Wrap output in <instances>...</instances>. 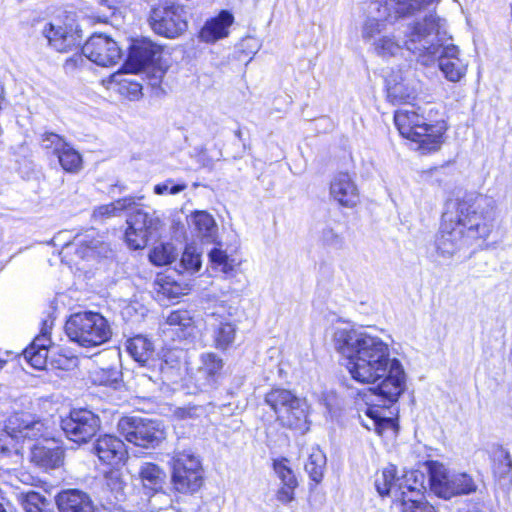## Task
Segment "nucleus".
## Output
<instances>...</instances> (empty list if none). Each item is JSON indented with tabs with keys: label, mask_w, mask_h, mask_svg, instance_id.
I'll return each mask as SVG.
<instances>
[{
	"label": "nucleus",
	"mask_w": 512,
	"mask_h": 512,
	"mask_svg": "<svg viewBox=\"0 0 512 512\" xmlns=\"http://www.w3.org/2000/svg\"><path fill=\"white\" fill-rule=\"evenodd\" d=\"M335 350L347 361L351 377L360 383L378 385L374 394L384 403H395L406 388L402 363L391 357L390 345L361 328H337L333 333Z\"/></svg>",
	"instance_id": "f257e3e1"
},
{
	"label": "nucleus",
	"mask_w": 512,
	"mask_h": 512,
	"mask_svg": "<svg viewBox=\"0 0 512 512\" xmlns=\"http://www.w3.org/2000/svg\"><path fill=\"white\" fill-rule=\"evenodd\" d=\"M495 201L486 195L468 194L458 199L454 213H446L435 239L439 257L450 259L461 250L485 242L494 229Z\"/></svg>",
	"instance_id": "f03ea898"
},
{
	"label": "nucleus",
	"mask_w": 512,
	"mask_h": 512,
	"mask_svg": "<svg viewBox=\"0 0 512 512\" xmlns=\"http://www.w3.org/2000/svg\"><path fill=\"white\" fill-rule=\"evenodd\" d=\"M414 105L398 109L394 114L395 125L402 137L415 143V149L423 153L436 151L442 144L443 135L447 129L444 121L434 120L432 109L425 116Z\"/></svg>",
	"instance_id": "7ed1b4c3"
},
{
	"label": "nucleus",
	"mask_w": 512,
	"mask_h": 512,
	"mask_svg": "<svg viewBox=\"0 0 512 512\" xmlns=\"http://www.w3.org/2000/svg\"><path fill=\"white\" fill-rule=\"evenodd\" d=\"M446 21L436 14H428L423 19L406 24L400 34L406 50L427 65L436 59L441 48V35H445Z\"/></svg>",
	"instance_id": "20e7f679"
},
{
	"label": "nucleus",
	"mask_w": 512,
	"mask_h": 512,
	"mask_svg": "<svg viewBox=\"0 0 512 512\" xmlns=\"http://www.w3.org/2000/svg\"><path fill=\"white\" fill-rule=\"evenodd\" d=\"M70 341L91 348L107 342L111 337L108 321L99 313L85 311L72 314L65 324Z\"/></svg>",
	"instance_id": "39448f33"
},
{
	"label": "nucleus",
	"mask_w": 512,
	"mask_h": 512,
	"mask_svg": "<svg viewBox=\"0 0 512 512\" xmlns=\"http://www.w3.org/2000/svg\"><path fill=\"white\" fill-rule=\"evenodd\" d=\"M265 402L271 407L277 416V420L283 426L301 431L308 429L307 403L290 390L272 389L266 394Z\"/></svg>",
	"instance_id": "423d86ee"
},
{
	"label": "nucleus",
	"mask_w": 512,
	"mask_h": 512,
	"mask_svg": "<svg viewBox=\"0 0 512 512\" xmlns=\"http://www.w3.org/2000/svg\"><path fill=\"white\" fill-rule=\"evenodd\" d=\"M237 308L221 301L209 308L206 323L211 334L213 347L220 351L230 349L236 339L237 324L233 317Z\"/></svg>",
	"instance_id": "0eeeda50"
},
{
	"label": "nucleus",
	"mask_w": 512,
	"mask_h": 512,
	"mask_svg": "<svg viewBox=\"0 0 512 512\" xmlns=\"http://www.w3.org/2000/svg\"><path fill=\"white\" fill-rule=\"evenodd\" d=\"M171 466L172 484L178 492H195L202 486V464L200 458L191 450L175 451Z\"/></svg>",
	"instance_id": "6e6552de"
},
{
	"label": "nucleus",
	"mask_w": 512,
	"mask_h": 512,
	"mask_svg": "<svg viewBox=\"0 0 512 512\" xmlns=\"http://www.w3.org/2000/svg\"><path fill=\"white\" fill-rule=\"evenodd\" d=\"M413 4L396 0H372L369 4V17L364 23L362 37L371 40L385 29V23H393L405 14Z\"/></svg>",
	"instance_id": "1a4fd4ad"
},
{
	"label": "nucleus",
	"mask_w": 512,
	"mask_h": 512,
	"mask_svg": "<svg viewBox=\"0 0 512 512\" xmlns=\"http://www.w3.org/2000/svg\"><path fill=\"white\" fill-rule=\"evenodd\" d=\"M430 483L434 493L444 499L470 494L477 489V485L468 474H450L442 464L438 463H433L430 466Z\"/></svg>",
	"instance_id": "9d476101"
},
{
	"label": "nucleus",
	"mask_w": 512,
	"mask_h": 512,
	"mask_svg": "<svg viewBox=\"0 0 512 512\" xmlns=\"http://www.w3.org/2000/svg\"><path fill=\"white\" fill-rule=\"evenodd\" d=\"M119 429L126 440L136 446L155 448L165 438V432L156 421L142 418H123L119 421Z\"/></svg>",
	"instance_id": "9b49d317"
},
{
	"label": "nucleus",
	"mask_w": 512,
	"mask_h": 512,
	"mask_svg": "<svg viewBox=\"0 0 512 512\" xmlns=\"http://www.w3.org/2000/svg\"><path fill=\"white\" fill-rule=\"evenodd\" d=\"M127 224L126 242L130 248L138 250L146 247L152 233L161 226V220L155 211L137 208L129 214Z\"/></svg>",
	"instance_id": "f8f14e48"
},
{
	"label": "nucleus",
	"mask_w": 512,
	"mask_h": 512,
	"mask_svg": "<svg viewBox=\"0 0 512 512\" xmlns=\"http://www.w3.org/2000/svg\"><path fill=\"white\" fill-rule=\"evenodd\" d=\"M100 428V419L92 411L84 408L73 409L69 416L62 420V429L73 442L86 443Z\"/></svg>",
	"instance_id": "ddd939ff"
},
{
	"label": "nucleus",
	"mask_w": 512,
	"mask_h": 512,
	"mask_svg": "<svg viewBox=\"0 0 512 512\" xmlns=\"http://www.w3.org/2000/svg\"><path fill=\"white\" fill-rule=\"evenodd\" d=\"M83 55L99 66H113L122 57L117 43L103 34L92 35L82 47Z\"/></svg>",
	"instance_id": "4468645a"
},
{
	"label": "nucleus",
	"mask_w": 512,
	"mask_h": 512,
	"mask_svg": "<svg viewBox=\"0 0 512 512\" xmlns=\"http://www.w3.org/2000/svg\"><path fill=\"white\" fill-rule=\"evenodd\" d=\"M152 29L167 38H176L187 29V22L180 7L156 8L150 15Z\"/></svg>",
	"instance_id": "2eb2a0df"
},
{
	"label": "nucleus",
	"mask_w": 512,
	"mask_h": 512,
	"mask_svg": "<svg viewBox=\"0 0 512 512\" xmlns=\"http://www.w3.org/2000/svg\"><path fill=\"white\" fill-rule=\"evenodd\" d=\"M5 433L13 440L36 439L44 435L45 427L29 413L11 415L5 423Z\"/></svg>",
	"instance_id": "dca6fc26"
},
{
	"label": "nucleus",
	"mask_w": 512,
	"mask_h": 512,
	"mask_svg": "<svg viewBox=\"0 0 512 512\" xmlns=\"http://www.w3.org/2000/svg\"><path fill=\"white\" fill-rule=\"evenodd\" d=\"M53 241H64V248H75L76 254L81 259H86L93 256L101 244L99 234L94 228H88L81 232L76 233L73 237L69 231L59 232Z\"/></svg>",
	"instance_id": "f3484780"
},
{
	"label": "nucleus",
	"mask_w": 512,
	"mask_h": 512,
	"mask_svg": "<svg viewBox=\"0 0 512 512\" xmlns=\"http://www.w3.org/2000/svg\"><path fill=\"white\" fill-rule=\"evenodd\" d=\"M224 367L223 359L214 352H204L200 355L199 366L193 376L195 385L200 391L216 387Z\"/></svg>",
	"instance_id": "a211bd4d"
},
{
	"label": "nucleus",
	"mask_w": 512,
	"mask_h": 512,
	"mask_svg": "<svg viewBox=\"0 0 512 512\" xmlns=\"http://www.w3.org/2000/svg\"><path fill=\"white\" fill-rule=\"evenodd\" d=\"M438 65L445 78L451 82L460 81L467 72L468 62L461 57L458 47L441 44L438 55Z\"/></svg>",
	"instance_id": "6ab92c4d"
},
{
	"label": "nucleus",
	"mask_w": 512,
	"mask_h": 512,
	"mask_svg": "<svg viewBox=\"0 0 512 512\" xmlns=\"http://www.w3.org/2000/svg\"><path fill=\"white\" fill-rule=\"evenodd\" d=\"M64 457V449L50 440L35 444L30 453L31 463L44 471L60 468L64 463Z\"/></svg>",
	"instance_id": "aec40b11"
},
{
	"label": "nucleus",
	"mask_w": 512,
	"mask_h": 512,
	"mask_svg": "<svg viewBox=\"0 0 512 512\" xmlns=\"http://www.w3.org/2000/svg\"><path fill=\"white\" fill-rule=\"evenodd\" d=\"M272 467L275 475L281 482V486L276 491V499L280 503L287 505L295 499V490L298 486L296 475L287 458L274 459Z\"/></svg>",
	"instance_id": "412c9836"
},
{
	"label": "nucleus",
	"mask_w": 512,
	"mask_h": 512,
	"mask_svg": "<svg viewBox=\"0 0 512 512\" xmlns=\"http://www.w3.org/2000/svg\"><path fill=\"white\" fill-rule=\"evenodd\" d=\"M330 196L341 206L355 207L359 201V191L352 177L345 172L336 174L330 183Z\"/></svg>",
	"instance_id": "4be33fe9"
},
{
	"label": "nucleus",
	"mask_w": 512,
	"mask_h": 512,
	"mask_svg": "<svg viewBox=\"0 0 512 512\" xmlns=\"http://www.w3.org/2000/svg\"><path fill=\"white\" fill-rule=\"evenodd\" d=\"M366 419L362 418V425L368 430L375 431L380 436L395 437L398 424L392 417L386 416V411L377 406H367L364 410Z\"/></svg>",
	"instance_id": "5701e85b"
},
{
	"label": "nucleus",
	"mask_w": 512,
	"mask_h": 512,
	"mask_svg": "<svg viewBox=\"0 0 512 512\" xmlns=\"http://www.w3.org/2000/svg\"><path fill=\"white\" fill-rule=\"evenodd\" d=\"M94 450L103 463L112 466L121 464L127 455L124 442L112 435H104L98 438Z\"/></svg>",
	"instance_id": "b1692460"
},
{
	"label": "nucleus",
	"mask_w": 512,
	"mask_h": 512,
	"mask_svg": "<svg viewBox=\"0 0 512 512\" xmlns=\"http://www.w3.org/2000/svg\"><path fill=\"white\" fill-rule=\"evenodd\" d=\"M160 54V47L150 41L133 45L125 64L127 72L137 73L155 61Z\"/></svg>",
	"instance_id": "393cba45"
},
{
	"label": "nucleus",
	"mask_w": 512,
	"mask_h": 512,
	"mask_svg": "<svg viewBox=\"0 0 512 512\" xmlns=\"http://www.w3.org/2000/svg\"><path fill=\"white\" fill-rule=\"evenodd\" d=\"M60 512H93L94 506L89 495L77 489L60 492L56 497Z\"/></svg>",
	"instance_id": "a878e982"
},
{
	"label": "nucleus",
	"mask_w": 512,
	"mask_h": 512,
	"mask_svg": "<svg viewBox=\"0 0 512 512\" xmlns=\"http://www.w3.org/2000/svg\"><path fill=\"white\" fill-rule=\"evenodd\" d=\"M234 22V16L227 10H222L218 16L208 20L200 31L201 40L214 43L228 36L229 27Z\"/></svg>",
	"instance_id": "bb28decb"
},
{
	"label": "nucleus",
	"mask_w": 512,
	"mask_h": 512,
	"mask_svg": "<svg viewBox=\"0 0 512 512\" xmlns=\"http://www.w3.org/2000/svg\"><path fill=\"white\" fill-rule=\"evenodd\" d=\"M43 35L48 39L49 44L59 52H66L78 45V37L72 30L61 25L48 23L43 29Z\"/></svg>",
	"instance_id": "cd10ccee"
},
{
	"label": "nucleus",
	"mask_w": 512,
	"mask_h": 512,
	"mask_svg": "<svg viewBox=\"0 0 512 512\" xmlns=\"http://www.w3.org/2000/svg\"><path fill=\"white\" fill-rule=\"evenodd\" d=\"M50 344L51 340L48 336L47 329H43L32 344L24 350V358L33 368L38 370L45 369Z\"/></svg>",
	"instance_id": "c85d7f7f"
},
{
	"label": "nucleus",
	"mask_w": 512,
	"mask_h": 512,
	"mask_svg": "<svg viewBox=\"0 0 512 512\" xmlns=\"http://www.w3.org/2000/svg\"><path fill=\"white\" fill-rule=\"evenodd\" d=\"M375 487L381 495H390L395 500L398 499L399 490L403 488V481L396 477V467L389 465L375 476Z\"/></svg>",
	"instance_id": "c756f323"
},
{
	"label": "nucleus",
	"mask_w": 512,
	"mask_h": 512,
	"mask_svg": "<svg viewBox=\"0 0 512 512\" xmlns=\"http://www.w3.org/2000/svg\"><path fill=\"white\" fill-rule=\"evenodd\" d=\"M190 224L197 237L208 243L214 242L217 236V225L214 218L206 211H196L190 216Z\"/></svg>",
	"instance_id": "7c9ffc66"
},
{
	"label": "nucleus",
	"mask_w": 512,
	"mask_h": 512,
	"mask_svg": "<svg viewBox=\"0 0 512 512\" xmlns=\"http://www.w3.org/2000/svg\"><path fill=\"white\" fill-rule=\"evenodd\" d=\"M400 495L402 512H435L434 507L425 500L423 492L417 485L409 486L408 492H402Z\"/></svg>",
	"instance_id": "2f4dec72"
},
{
	"label": "nucleus",
	"mask_w": 512,
	"mask_h": 512,
	"mask_svg": "<svg viewBox=\"0 0 512 512\" xmlns=\"http://www.w3.org/2000/svg\"><path fill=\"white\" fill-rule=\"evenodd\" d=\"M126 348L132 358L144 366L154 357L153 343L142 335H137L127 341Z\"/></svg>",
	"instance_id": "473e14b6"
},
{
	"label": "nucleus",
	"mask_w": 512,
	"mask_h": 512,
	"mask_svg": "<svg viewBox=\"0 0 512 512\" xmlns=\"http://www.w3.org/2000/svg\"><path fill=\"white\" fill-rule=\"evenodd\" d=\"M139 477L144 488L158 492L165 483L166 473L158 465L145 462L140 466Z\"/></svg>",
	"instance_id": "72a5a7b5"
},
{
	"label": "nucleus",
	"mask_w": 512,
	"mask_h": 512,
	"mask_svg": "<svg viewBox=\"0 0 512 512\" xmlns=\"http://www.w3.org/2000/svg\"><path fill=\"white\" fill-rule=\"evenodd\" d=\"M373 45L375 52L384 58L397 56L405 49L400 32L398 35H383Z\"/></svg>",
	"instance_id": "f704fd0d"
},
{
	"label": "nucleus",
	"mask_w": 512,
	"mask_h": 512,
	"mask_svg": "<svg viewBox=\"0 0 512 512\" xmlns=\"http://www.w3.org/2000/svg\"><path fill=\"white\" fill-rule=\"evenodd\" d=\"M326 466V456L319 447H312L305 462V471L316 484L322 481Z\"/></svg>",
	"instance_id": "c9c22d12"
},
{
	"label": "nucleus",
	"mask_w": 512,
	"mask_h": 512,
	"mask_svg": "<svg viewBox=\"0 0 512 512\" xmlns=\"http://www.w3.org/2000/svg\"><path fill=\"white\" fill-rule=\"evenodd\" d=\"M209 259L213 269L227 276H234L237 268L241 264L240 261L228 256L227 253L220 248H213L209 252Z\"/></svg>",
	"instance_id": "e433bc0d"
},
{
	"label": "nucleus",
	"mask_w": 512,
	"mask_h": 512,
	"mask_svg": "<svg viewBox=\"0 0 512 512\" xmlns=\"http://www.w3.org/2000/svg\"><path fill=\"white\" fill-rule=\"evenodd\" d=\"M135 205V200L132 197H125L118 199L109 204H104L96 207L93 210L92 217L96 220H104L110 217L119 215L121 212L131 209Z\"/></svg>",
	"instance_id": "4c0bfd02"
},
{
	"label": "nucleus",
	"mask_w": 512,
	"mask_h": 512,
	"mask_svg": "<svg viewBox=\"0 0 512 512\" xmlns=\"http://www.w3.org/2000/svg\"><path fill=\"white\" fill-rule=\"evenodd\" d=\"M156 285L158 286L157 292L169 299H175L181 295L188 294L192 287L191 283L173 281L169 276L158 278Z\"/></svg>",
	"instance_id": "58836bf2"
},
{
	"label": "nucleus",
	"mask_w": 512,
	"mask_h": 512,
	"mask_svg": "<svg viewBox=\"0 0 512 512\" xmlns=\"http://www.w3.org/2000/svg\"><path fill=\"white\" fill-rule=\"evenodd\" d=\"M416 95V90L404 80L401 82L388 81L387 97L393 104L409 103Z\"/></svg>",
	"instance_id": "ea45409f"
},
{
	"label": "nucleus",
	"mask_w": 512,
	"mask_h": 512,
	"mask_svg": "<svg viewBox=\"0 0 512 512\" xmlns=\"http://www.w3.org/2000/svg\"><path fill=\"white\" fill-rule=\"evenodd\" d=\"M56 155L66 172L77 173L82 168V157L70 144L66 143Z\"/></svg>",
	"instance_id": "a19ab883"
},
{
	"label": "nucleus",
	"mask_w": 512,
	"mask_h": 512,
	"mask_svg": "<svg viewBox=\"0 0 512 512\" xmlns=\"http://www.w3.org/2000/svg\"><path fill=\"white\" fill-rule=\"evenodd\" d=\"M23 461V454L18 447L9 448L0 444V469L11 473L17 471Z\"/></svg>",
	"instance_id": "79ce46f5"
},
{
	"label": "nucleus",
	"mask_w": 512,
	"mask_h": 512,
	"mask_svg": "<svg viewBox=\"0 0 512 512\" xmlns=\"http://www.w3.org/2000/svg\"><path fill=\"white\" fill-rule=\"evenodd\" d=\"M177 256L176 249L171 243H161L153 248L149 254L150 261L157 266L172 263Z\"/></svg>",
	"instance_id": "37998d69"
},
{
	"label": "nucleus",
	"mask_w": 512,
	"mask_h": 512,
	"mask_svg": "<svg viewBox=\"0 0 512 512\" xmlns=\"http://www.w3.org/2000/svg\"><path fill=\"white\" fill-rule=\"evenodd\" d=\"M179 266L181 268L179 273L193 274L199 271L201 267L200 255L195 252L194 248L187 247L182 254Z\"/></svg>",
	"instance_id": "c03bdc74"
},
{
	"label": "nucleus",
	"mask_w": 512,
	"mask_h": 512,
	"mask_svg": "<svg viewBox=\"0 0 512 512\" xmlns=\"http://www.w3.org/2000/svg\"><path fill=\"white\" fill-rule=\"evenodd\" d=\"M320 239L322 244L330 249L342 250L345 248V239L343 235L331 227H326L322 230Z\"/></svg>",
	"instance_id": "a18cd8bd"
},
{
	"label": "nucleus",
	"mask_w": 512,
	"mask_h": 512,
	"mask_svg": "<svg viewBox=\"0 0 512 512\" xmlns=\"http://www.w3.org/2000/svg\"><path fill=\"white\" fill-rule=\"evenodd\" d=\"M171 326H179L180 328H188L193 325V319L187 310L172 311L166 319Z\"/></svg>",
	"instance_id": "49530a36"
},
{
	"label": "nucleus",
	"mask_w": 512,
	"mask_h": 512,
	"mask_svg": "<svg viewBox=\"0 0 512 512\" xmlns=\"http://www.w3.org/2000/svg\"><path fill=\"white\" fill-rule=\"evenodd\" d=\"M187 188L185 183L175 184L173 179H167L163 183L154 186V193L157 195L171 194L175 195Z\"/></svg>",
	"instance_id": "de8ad7c7"
},
{
	"label": "nucleus",
	"mask_w": 512,
	"mask_h": 512,
	"mask_svg": "<svg viewBox=\"0 0 512 512\" xmlns=\"http://www.w3.org/2000/svg\"><path fill=\"white\" fill-rule=\"evenodd\" d=\"M67 142L59 135L47 132L42 136V145L45 149H51L56 155Z\"/></svg>",
	"instance_id": "09e8293b"
},
{
	"label": "nucleus",
	"mask_w": 512,
	"mask_h": 512,
	"mask_svg": "<svg viewBox=\"0 0 512 512\" xmlns=\"http://www.w3.org/2000/svg\"><path fill=\"white\" fill-rule=\"evenodd\" d=\"M400 481H403V488L399 490L398 499H396L397 502H401V493L402 492H408L409 486H418V488L422 491V482L417 480V472L410 471L407 472L405 475H403L402 478H400Z\"/></svg>",
	"instance_id": "8fccbe9b"
},
{
	"label": "nucleus",
	"mask_w": 512,
	"mask_h": 512,
	"mask_svg": "<svg viewBox=\"0 0 512 512\" xmlns=\"http://www.w3.org/2000/svg\"><path fill=\"white\" fill-rule=\"evenodd\" d=\"M502 460L495 465L494 472L500 477H506L512 470V459L508 452H503Z\"/></svg>",
	"instance_id": "3c124183"
},
{
	"label": "nucleus",
	"mask_w": 512,
	"mask_h": 512,
	"mask_svg": "<svg viewBox=\"0 0 512 512\" xmlns=\"http://www.w3.org/2000/svg\"><path fill=\"white\" fill-rule=\"evenodd\" d=\"M196 407L178 408L175 412L176 416L181 419L192 418L196 415Z\"/></svg>",
	"instance_id": "603ef678"
},
{
	"label": "nucleus",
	"mask_w": 512,
	"mask_h": 512,
	"mask_svg": "<svg viewBox=\"0 0 512 512\" xmlns=\"http://www.w3.org/2000/svg\"><path fill=\"white\" fill-rule=\"evenodd\" d=\"M109 378L107 379H95V381H98L101 385H109L112 382L116 381L117 379V372L115 370H110L109 372Z\"/></svg>",
	"instance_id": "864d4df0"
},
{
	"label": "nucleus",
	"mask_w": 512,
	"mask_h": 512,
	"mask_svg": "<svg viewBox=\"0 0 512 512\" xmlns=\"http://www.w3.org/2000/svg\"><path fill=\"white\" fill-rule=\"evenodd\" d=\"M99 3L103 6H106L108 9L112 10L115 8V1L114 0H99Z\"/></svg>",
	"instance_id": "5fc2aeb1"
},
{
	"label": "nucleus",
	"mask_w": 512,
	"mask_h": 512,
	"mask_svg": "<svg viewBox=\"0 0 512 512\" xmlns=\"http://www.w3.org/2000/svg\"><path fill=\"white\" fill-rule=\"evenodd\" d=\"M21 476L22 477L20 478V481L26 484H28L29 481L32 479V477L27 473H22Z\"/></svg>",
	"instance_id": "6e6d98bb"
},
{
	"label": "nucleus",
	"mask_w": 512,
	"mask_h": 512,
	"mask_svg": "<svg viewBox=\"0 0 512 512\" xmlns=\"http://www.w3.org/2000/svg\"><path fill=\"white\" fill-rule=\"evenodd\" d=\"M4 102V88L0 86V109L2 108V104Z\"/></svg>",
	"instance_id": "4d7b16f0"
},
{
	"label": "nucleus",
	"mask_w": 512,
	"mask_h": 512,
	"mask_svg": "<svg viewBox=\"0 0 512 512\" xmlns=\"http://www.w3.org/2000/svg\"><path fill=\"white\" fill-rule=\"evenodd\" d=\"M326 406H327V409L329 410V412L333 411V405L332 404L326 403Z\"/></svg>",
	"instance_id": "13d9d810"
},
{
	"label": "nucleus",
	"mask_w": 512,
	"mask_h": 512,
	"mask_svg": "<svg viewBox=\"0 0 512 512\" xmlns=\"http://www.w3.org/2000/svg\"><path fill=\"white\" fill-rule=\"evenodd\" d=\"M6 361L0 359V370L4 367Z\"/></svg>",
	"instance_id": "bf43d9fd"
},
{
	"label": "nucleus",
	"mask_w": 512,
	"mask_h": 512,
	"mask_svg": "<svg viewBox=\"0 0 512 512\" xmlns=\"http://www.w3.org/2000/svg\"><path fill=\"white\" fill-rule=\"evenodd\" d=\"M0 512H6L3 505L0 503Z\"/></svg>",
	"instance_id": "052dcab7"
},
{
	"label": "nucleus",
	"mask_w": 512,
	"mask_h": 512,
	"mask_svg": "<svg viewBox=\"0 0 512 512\" xmlns=\"http://www.w3.org/2000/svg\"><path fill=\"white\" fill-rule=\"evenodd\" d=\"M118 488L122 489V482L121 481H119V483H118Z\"/></svg>",
	"instance_id": "680f3d73"
}]
</instances>
